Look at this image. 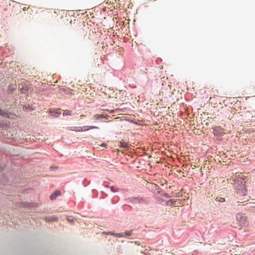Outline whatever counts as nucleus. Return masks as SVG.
Masks as SVG:
<instances>
[{"instance_id": "obj_1", "label": "nucleus", "mask_w": 255, "mask_h": 255, "mask_svg": "<svg viewBox=\"0 0 255 255\" xmlns=\"http://www.w3.org/2000/svg\"><path fill=\"white\" fill-rule=\"evenodd\" d=\"M236 221L238 226H235L236 228H239L240 229L246 227L248 222L247 217L242 214H238L236 217Z\"/></svg>"}, {"instance_id": "obj_2", "label": "nucleus", "mask_w": 255, "mask_h": 255, "mask_svg": "<svg viewBox=\"0 0 255 255\" xmlns=\"http://www.w3.org/2000/svg\"><path fill=\"white\" fill-rule=\"evenodd\" d=\"M237 194L241 196H246L247 195V190L246 186L244 184H241L237 187Z\"/></svg>"}, {"instance_id": "obj_3", "label": "nucleus", "mask_w": 255, "mask_h": 255, "mask_svg": "<svg viewBox=\"0 0 255 255\" xmlns=\"http://www.w3.org/2000/svg\"><path fill=\"white\" fill-rule=\"evenodd\" d=\"M49 112L51 114L52 116L57 117L59 115L61 114V110L59 109H50Z\"/></svg>"}, {"instance_id": "obj_4", "label": "nucleus", "mask_w": 255, "mask_h": 255, "mask_svg": "<svg viewBox=\"0 0 255 255\" xmlns=\"http://www.w3.org/2000/svg\"><path fill=\"white\" fill-rule=\"evenodd\" d=\"M2 117H6L9 119H13L15 118L16 115L15 114H12L11 113H7V112H3L2 113Z\"/></svg>"}, {"instance_id": "obj_5", "label": "nucleus", "mask_w": 255, "mask_h": 255, "mask_svg": "<svg viewBox=\"0 0 255 255\" xmlns=\"http://www.w3.org/2000/svg\"><path fill=\"white\" fill-rule=\"evenodd\" d=\"M46 222H52V221H57L58 218L55 216H52L49 217H46L44 218Z\"/></svg>"}, {"instance_id": "obj_6", "label": "nucleus", "mask_w": 255, "mask_h": 255, "mask_svg": "<svg viewBox=\"0 0 255 255\" xmlns=\"http://www.w3.org/2000/svg\"><path fill=\"white\" fill-rule=\"evenodd\" d=\"M104 234H106V235H113V236H116L117 237H124V235L123 234H122V233H113V232H104L103 233Z\"/></svg>"}, {"instance_id": "obj_7", "label": "nucleus", "mask_w": 255, "mask_h": 255, "mask_svg": "<svg viewBox=\"0 0 255 255\" xmlns=\"http://www.w3.org/2000/svg\"><path fill=\"white\" fill-rule=\"evenodd\" d=\"M119 146L122 148H127L128 147V143L124 139H122L119 142Z\"/></svg>"}, {"instance_id": "obj_8", "label": "nucleus", "mask_w": 255, "mask_h": 255, "mask_svg": "<svg viewBox=\"0 0 255 255\" xmlns=\"http://www.w3.org/2000/svg\"><path fill=\"white\" fill-rule=\"evenodd\" d=\"M61 194L60 191H56L53 194L50 195V198L51 200H54L56 199V197Z\"/></svg>"}, {"instance_id": "obj_9", "label": "nucleus", "mask_w": 255, "mask_h": 255, "mask_svg": "<svg viewBox=\"0 0 255 255\" xmlns=\"http://www.w3.org/2000/svg\"><path fill=\"white\" fill-rule=\"evenodd\" d=\"M182 202L180 199H174L173 206H179L182 204Z\"/></svg>"}, {"instance_id": "obj_10", "label": "nucleus", "mask_w": 255, "mask_h": 255, "mask_svg": "<svg viewBox=\"0 0 255 255\" xmlns=\"http://www.w3.org/2000/svg\"><path fill=\"white\" fill-rule=\"evenodd\" d=\"M216 200L220 202H224L225 201V199L221 197H217L216 198Z\"/></svg>"}, {"instance_id": "obj_11", "label": "nucleus", "mask_w": 255, "mask_h": 255, "mask_svg": "<svg viewBox=\"0 0 255 255\" xmlns=\"http://www.w3.org/2000/svg\"><path fill=\"white\" fill-rule=\"evenodd\" d=\"M174 199H170L167 201L166 204L169 206H173Z\"/></svg>"}, {"instance_id": "obj_12", "label": "nucleus", "mask_w": 255, "mask_h": 255, "mask_svg": "<svg viewBox=\"0 0 255 255\" xmlns=\"http://www.w3.org/2000/svg\"><path fill=\"white\" fill-rule=\"evenodd\" d=\"M132 234V231H126L125 233V235L124 234V237H127V236H131Z\"/></svg>"}, {"instance_id": "obj_13", "label": "nucleus", "mask_w": 255, "mask_h": 255, "mask_svg": "<svg viewBox=\"0 0 255 255\" xmlns=\"http://www.w3.org/2000/svg\"><path fill=\"white\" fill-rule=\"evenodd\" d=\"M71 115V112L69 110H65L63 112V115L64 116H68Z\"/></svg>"}, {"instance_id": "obj_14", "label": "nucleus", "mask_w": 255, "mask_h": 255, "mask_svg": "<svg viewBox=\"0 0 255 255\" xmlns=\"http://www.w3.org/2000/svg\"><path fill=\"white\" fill-rule=\"evenodd\" d=\"M237 198L239 199V200L238 201V203H243L245 202L246 201L248 200V199L247 197H245V200H244L243 199H239V197H237Z\"/></svg>"}, {"instance_id": "obj_15", "label": "nucleus", "mask_w": 255, "mask_h": 255, "mask_svg": "<svg viewBox=\"0 0 255 255\" xmlns=\"http://www.w3.org/2000/svg\"><path fill=\"white\" fill-rule=\"evenodd\" d=\"M95 117L96 119L105 118V117L104 116V115H95Z\"/></svg>"}, {"instance_id": "obj_16", "label": "nucleus", "mask_w": 255, "mask_h": 255, "mask_svg": "<svg viewBox=\"0 0 255 255\" xmlns=\"http://www.w3.org/2000/svg\"><path fill=\"white\" fill-rule=\"evenodd\" d=\"M23 10V11H25V10H27V11H30V10H31V7H30L29 6V7H26V6H24L23 8H22Z\"/></svg>"}, {"instance_id": "obj_17", "label": "nucleus", "mask_w": 255, "mask_h": 255, "mask_svg": "<svg viewBox=\"0 0 255 255\" xmlns=\"http://www.w3.org/2000/svg\"><path fill=\"white\" fill-rule=\"evenodd\" d=\"M94 128H98L97 127H95V126H90L89 127V128L87 129H85L84 130H89L90 129H94Z\"/></svg>"}, {"instance_id": "obj_18", "label": "nucleus", "mask_w": 255, "mask_h": 255, "mask_svg": "<svg viewBox=\"0 0 255 255\" xmlns=\"http://www.w3.org/2000/svg\"><path fill=\"white\" fill-rule=\"evenodd\" d=\"M67 220L68 222H73V219L72 218V217H69L67 218Z\"/></svg>"}, {"instance_id": "obj_19", "label": "nucleus", "mask_w": 255, "mask_h": 255, "mask_svg": "<svg viewBox=\"0 0 255 255\" xmlns=\"http://www.w3.org/2000/svg\"><path fill=\"white\" fill-rule=\"evenodd\" d=\"M98 145H100V144H98ZM100 145L102 147H106L107 146V143H103L101 144Z\"/></svg>"}, {"instance_id": "obj_20", "label": "nucleus", "mask_w": 255, "mask_h": 255, "mask_svg": "<svg viewBox=\"0 0 255 255\" xmlns=\"http://www.w3.org/2000/svg\"><path fill=\"white\" fill-rule=\"evenodd\" d=\"M237 174H238V173H236V175H235V177H233V179H235V178L238 177L239 175H237Z\"/></svg>"}, {"instance_id": "obj_21", "label": "nucleus", "mask_w": 255, "mask_h": 255, "mask_svg": "<svg viewBox=\"0 0 255 255\" xmlns=\"http://www.w3.org/2000/svg\"><path fill=\"white\" fill-rule=\"evenodd\" d=\"M111 190H112V191L115 192V190H114V187H111Z\"/></svg>"}, {"instance_id": "obj_22", "label": "nucleus", "mask_w": 255, "mask_h": 255, "mask_svg": "<svg viewBox=\"0 0 255 255\" xmlns=\"http://www.w3.org/2000/svg\"><path fill=\"white\" fill-rule=\"evenodd\" d=\"M2 111L0 109V115H2Z\"/></svg>"}, {"instance_id": "obj_23", "label": "nucleus", "mask_w": 255, "mask_h": 255, "mask_svg": "<svg viewBox=\"0 0 255 255\" xmlns=\"http://www.w3.org/2000/svg\"><path fill=\"white\" fill-rule=\"evenodd\" d=\"M28 11V12H32V10L31 9V10H30V11Z\"/></svg>"}, {"instance_id": "obj_24", "label": "nucleus", "mask_w": 255, "mask_h": 255, "mask_svg": "<svg viewBox=\"0 0 255 255\" xmlns=\"http://www.w3.org/2000/svg\"><path fill=\"white\" fill-rule=\"evenodd\" d=\"M240 180H242V178H240ZM241 181L242 182V181Z\"/></svg>"}]
</instances>
